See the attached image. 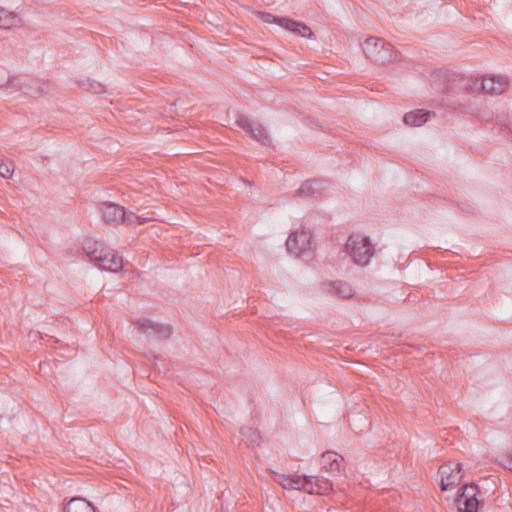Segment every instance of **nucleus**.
<instances>
[{
  "label": "nucleus",
  "mask_w": 512,
  "mask_h": 512,
  "mask_svg": "<svg viewBox=\"0 0 512 512\" xmlns=\"http://www.w3.org/2000/svg\"><path fill=\"white\" fill-rule=\"evenodd\" d=\"M507 86V78L503 76L467 80L462 74H457L448 81L445 93L448 96H459L460 100H465L468 94L474 91H482L491 96L500 95L505 92Z\"/></svg>",
  "instance_id": "f257e3e1"
},
{
  "label": "nucleus",
  "mask_w": 512,
  "mask_h": 512,
  "mask_svg": "<svg viewBox=\"0 0 512 512\" xmlns=\"http://www.w3.org/2000/svg\"><path fill=\"white\" fill-rule=\"evenodd\" d=\"M346 251L354 264L366 267L376 250L370 238L360 233H352L346 242Z\"/></svg>",
  "instance_id": "f03ea898"
},
{
  "label": "nucleus",
  "mask_w": 512,
  "mask_h": 512,
  "mask_svg": "<svg viewBox=\"0 0 512 512\" xmlns=\"http://www.w3.org/2000/svg\"><path fill=\"white\" fill-rule=\"evenodd\" d=\"M362 50L367 58L376 64H387L397 59V52L393 46L385 40L370 37L362 44Z\"/></svg>",
  "instance_id": "7ed1b4c3"
},
{
  "label": "nucleus",
  "mask_w": 512,
  "mask_h": 512,
  "mask_svg": "<svg viewBox=\"0 0 512 512\" xmlns=\"http://www.w3.org/2000/svg\"><path fill=\"white\" fill-rule=\"evenodd\" d=\"M236 124L261 145L265 147L272 145L271 138L266 128L261 123L252 121L244 115H240L236 120Z\"/></svg>",
  "instance_id": "20e7f679"
},
{
  "label": "nucleus",
  "mask_w": 512,
  "mask_h": 512,
  "mask_svg": "<svg viewBox=\"0 0 512 512\" xmlns=\"http://www.w3.org/2000/svg\"><path fill=\"white\" fill-rule=\"evenodd\" d=\"M311 232L302 228L289 234L286 241L287 251L299 257L311 249Z\"/></svg>",
  "instance_id": "39448f33"
},
{
  "label": "nucleus",
  "mask_w": 512,
  "mask_h": 512,
  "mask_svg": "<svg viewBox=\"0 0 512 512\" xmlns=\"http://www.w3.org/2000/svg\"><path fill=\"white\" fill-rule=\"evenodd\" d=\"M438 473L441 476V490L446 491L461 483L463 478L462 464L455 462L445 463L439 467Z\"/></svg>",
  "instance_id": "423d86ee"
},
{
  "label": "nucleus",
  "mask_w": 512,
  "mask_h": 512,
  "mask_svg": "<svg viewBox=\"0 0 512 512\" xmlns=\"http://www.w3.org/2000/svg\"><path fill=\"white\" fill-rule=\"evenodd\" d=\"M136 324L138 332L146 334L148 339L163 341L173 333L170 325L155 323L148 319L138 320Z\"/></svg>",
  "instance_id": "0eeeda50"
},
{
  "label": "nucleus",
  "mask_w": 512,
  "mask_h": 512,
  "mask_svg": "<svg viewBox=\"0 0 512 512\" xmlns=\"http://www.w3.org/2000/svg\"><path fill=\"white\" fill-rule=\"evenodd\" d=\"M449 106L460 113L474 115L484 122H492L494 120V112L491 109L488 107H477L466 98L465 100H460L458 98L456 101H451Z\"/></svg>",
  "instance_id": "6e6552de"
},
{
  "label": "nucleus",
  "mask_w": 512,
  "mask_h": 512,
  "mask_svg": "<svg viewBox=\"0 0 512 512\" xmlns=\"http://www.w3.org/2000/svg\"><path fill=\"white\" fill-rule=\"evenodd\" d=\"M461 494L456 498V503L459 512H476L478 508V500L476 498V492L478 486L475 485H464L461 488Z\"/></svg>",
  "instance_id": "1a4fd4ad"
},
{
  "label": "nucleus",
  "mask_w": 512,
  "mask_h": 512,
  "mask_svg": "<svg viewBox=\"0 0 512 512\" xmlns=\"http://www.w3.org/2000/svg\"><path fill=\"white\" fill-rule=\"evenodd\" d=\"M103 220L111 225H118L126 221H132L127 216L125 208L115 203L105 202L101 206Z\"/></svg>",
  "instance_id": "9d476101"
},
{
  "label": "nucleus",
  "mask_w": 512,
  "mask_h": 512,
  "mask_svg": "<svg viewBox=\"0 0 512 512\" xmlns=\"http://www.w3.org/2000/svg\"><path fill=\"white\" fill-rule=\"evenodd\" d=\"M321 468L332 476H337L344 469V458L334 451H326L321 455Z\"/></svg>",
  "instance_id": "9b49d317"
},
{
  "label": "nucleus",
  "mask_w": 512,
  "mask_h": 512,
  "mask_svg": "<svg viewBox=\"0 0 512 512\" xmlns=\"http://www.w3.org/2000/svg\"><path fill=\"white\" fill-rule=\"evenodd\" d=\"M101 270L117 273L123 268V259L116 251L108 247L102 256L98 257L96 264Z\"/></svg>",
  "instance_id": "f8f14e48"
},
{
  "label": "nucleus",
  "mask_w": 512,
  "mask_h": 512,
  "mask_svg": "<svg viewBox=\"0 0 512 512\" xmlns=\"http://www.w3.org/2000/svg\"><path fill=\"white\" fill-rule=\"evenodd\" d=\"M304 491L309 494H327L333 489V483L330 479L319 476H306Z\"/></svg>",
  "instance_id": "ddd939ff"
},
{
  "label": "nucleus",
  "mask_w": 512,
  "mask_h": 512,
  "mask_svg": "<svg viewBox=\"0 0 512 512\" xmlns=\"http://www.w3.org/2000/svg\"><path fill=\"white\" fill-rule=\"evenodd\" d=\"M107 249L108 246H106L104 242L96 241L91 238H87L83 242L84 252L95 265L98 263V257L102 256Z\"/></svg>",
  "instance_id": "4468645a"
},
{
  "label": "nucleus",
  "mask_w": 512,
  "mask_h": 512,
  "mask_svg": "<svg viewBox=\"0 0 512 512\" xmlns=\"http://www.w3.org/2000/svg\"><path fill=\"white\" fill-rule=\"evenodd\" d=\"M274 480L279 483L284 489H297L304 491V484L306 480V475L303 476H292V475H284V474H275Z\"/></svg>",
  "instance_id": "2eb2a0df"
},
{
  "label": "nucleus",
  "mask_w": 512,
  "mask_h": 512,
  "mask_svg": "<svg viewBox=\"0 0 512 512\" xmlns=\"http://www.w3.org/2000/svg\"><path fill=\"white\" fill-rule=\"evenodd\" d=\"M63 512H96V509L86 499L73 497L65 503Z\"/></svg>",
  "instance_id": "dca6fc26"
},
{
  "label": "nucleus",
  "mask_w": 512,
  "mask_h": 512,
  "mask_svg": "<svg viewBox=\"0 0 512 512\" xmlns=\"http://www.w3.org/2000/svg\"><path fill=\"white\" fill-rule=\"evenodd\" d=\"M429 111H424L421 109L408 112L404 115L403 121L406 125L418 127L424 124L428 117L430 116Z\"/></svg>",
  "instance_id": "f3484780"
},
{
  "label": "nucleus",
  "mask_w": 512,
  "mask_h": 512,
  "mask_svg": "<svg viewBox=\"0 0 512 512\" xmlns=\"http://www.w3.org/2000/svg\"><path fill=\"white\" fill-rule=\"evenodd\" d=\"M324 188V183L320 180H307L302 183L298 193L301 196L317 197V192Z\"/></svg>",
  "instance_id": "a211bd4d"
},
{
  "label": "nucleus",
  "mask_w": 512,
  "mask_h": 512,
  "mask_svg": "<svg viewBox=\"0 0 512 512\" xmlns=\"http://www.w3.org/2000/svg\"><path fill=\"white\" fill-rule=\"evenodd\" d=\"M329 286H330V291L334 295L339 296L341 298H350L353 295L352 287L346 282L335 281V282L331 283Z\"/></svg>",
  "instance_id": "6ab92c4d"
},
{
  "label": "nucleus",
  "mask_w": 512,
  "mask_h": 512,
  "mask_svg": "<svg viewBox=\"0 0 512 512\" xmlns=\"http://www.w3.org/2000/svg\"><path fill=\"white\" fill-rule=\"evenodd\" d=\"M240 434L247 447H255L261 439L259 433L251 427H242Z\"/></svg>",
  "instance_id": "aec40b11"
},
{
  "label": "nucleus",
  "mask_w": 512,
  "mask_h": 512,
  "mask_svg": "<svg viewBox=\"0 0 512 512\" xmlns=\"http://www.w3.org/2000/svg\"><path fill=\"white\" fill-rule=\"evenodd\" d=\"M20 19L13 13L0 7V28L10 29L19 24Z\"/></svg>",
  "instance_id": "412c9836"
},
{
  "label": "nucleus",
  "mask_w": 512,
  "mask_h": 512,
  "mask_svg": "<svg viewBox=\"0 0 512 512\" xmlns=\"http://www.w3.org/2000/svg\"><path fill=\"white\" fill-rule=\"evenodd\" d=\"M301 22L295 21L289 18L281 17V19L278 20V25L280 27H283L291 32H296L297 27H299Z\"/></svg>",
  "instance_id": "4be33fe9"
},
{
  "label": "nucleus",
  "mask_w": 512,
  "mask_h": 512,
  "mask_svg": "<svg viewBox=\"0 0 512 512\" xmlns=\"http://www.w3.org/2000/svg\"><path fill=\"white\" fill-rule=\"evenodd\" d=\"M14 171V165L11 161H0V175L3 178H10Z\"/></svg>",
  "instance_id": "5701e85b"
},
{
  "label": "nucleus",
  "mask_w": 512,
  "mask_h": 512,
  "mask_svg": "<svg viewBox=\"0 0 512 512\" xmlns=\"http://www.w3.org/2000/svg\"><path fill=\"white\" fill-rule=\"evenodd\" d=\"M256 15L259 19H261L264 23H274L278 25V20L281 19L279 16H275L268 12H257Z\"/></svg>",
  "instance_id": "b1692460"
},
{
  "label": "nucleus",
  "mask_w": 512,
  "mask_h": 512,
  "mask_svg": "<svg viewBox=\"0 0 512 512\" xmlns=\"http://www.w3.org/2000/svg\"><path fill=\"white\" fill-rule=\"evenodd\" d=\"M295 33L299 34L300 36H302L304 38H308V39H313L314 38V33L312 32L310 27H308L303 22L300 23L299 27H297V30H296Z\"/></svg>",
  "instance_id": "393cba45"
},
{
  "label": "nucleus",
  "mask_w": 512,
  "mask_h": 512,
  "mask_svg": "<svg viewBox=\"0 0 512 512\" xmlns=\"http://www.w3.org/2000/svg\"><path fill=\"white\" fill-rule=\"evenodd\" d=\"M504 468L512 471V453L504 455L500 462H499Z\"/></svg>",
  "instance_id": "a878e982"
},
{
  "label": "nucleus",
  "mask_w": 512,
  "mask_h": 512,
  "mask_svg": "<svg viewBox=\"0 0 512 512\" xmlns=\"http://www.w3.org/2000/svg\"><path fill=\"white\" fill-rule=\"evenodd\" d=\"M127 216H130V219L132 220V221H127L128 223H133L135 220H137L139 224H144L147 220L146 218L137 216L133 213L127 214Z\"/></svg>",
  "instance_id": "bb28decb"
},
{
  "label": "nucleus",
  "mask_w": 512,
  "mask_h": 512,
  "mask_svg": "<svg viewBox=\"0 0 512 512\" xmlns=\"http://www.w3.org/2000/svg\"><path fill=\"white\" fill-rule=\"evenodd\" d=\"M90 89L94 93H101L103 91V86L100 83L94 82L90 84Z\"/></svg>",
  "instance_id": "cd10ccee"
},
{
  "label": "nucleus",
  "mask_w": 512,
  "mask_h": 512,
  "mask_svg": "<svg viewBox=\"0 0 512 512\" xmlns=\"http://www.w3.org/2000/svg\"><path fill=\"white\" fill-rule=\"evenodd\" d=\"M506 129L509 130L510 133H512V123L506 125Z\"/></svg>",
  "instance_id": "c85d7f7f"
}]
</instances>
